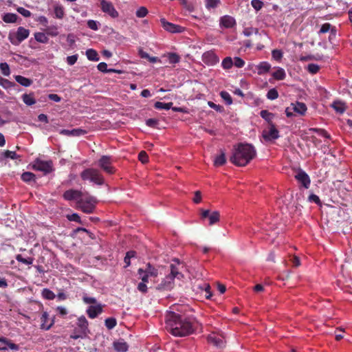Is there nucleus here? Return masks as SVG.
<instances>
[{
  "mask_svg": "<svg viewBox=\"0 0 352 352\" xmlns=\"http://www.w3.org/2000/svg\"><path fill=\"white\" fill-rule=\"evenodd\" d=\"M175 285L174 280L168 275L157 285L156 289L159 291H170Z\"/></svg>",
  "mask_w": 352,
  "mask_h": 352,
  "instance_id": "nucleus-14",
  "label": "nucleus"
},
{
  "mask_svg": "<svg viewBox=\"0 0 352 352\" xmlns=\"http://www.w3.org/2000/svg\"><path fill=\"white\" fill-rule=\"evenodd\" d=\"M251 5L256 11H259L263 7L264 3L261 0H252Z\"/></svg>",
  "mask_w": 352,
  "mask_h": 352,
  "instance_id": "nucleus-50",
  "label": "nucleus"
},
{
  "mask_svg": "<svg viewBox=\"0 0 352 352\" xmlns=\"http://www.w3.org/2000/svg\"><path fill=\"white\" fill-rule=\"evenodd\" d=\"M138 159L143 164H146L148 161V156L144 151H142L138 154Z\"/></svg>",
  "mask_w": 352,
  "mask_h": 352,
  "instance_id": "nucleus-52",
  "label": "nucleus"
},
{
  "mask_svg": "<svg viewBox=\"0 0 352 352\" xmlns=\"http://www.w3.org/2000/svg\"><path fill=\"white\" fill-rule=\"evenodd\" d=\"M233 65H234L238 68H241L244 66L245 61L240 57H235L234 58Z\"/></svg>",
  "mask_w": 352,
  "mask_h": 352,
  "instance_id": "nucleus-56",
  "label": "nucleus"
},
{
  "mask_svg": "<svg viewBox=\"0 0 352 352\" xmlns=\"http://www.w3.org/2000/svg\"><path fill=\"white\" fill-rule=\"evenodd\" d=\"M64 8L60 5H56L54 6V14L56 18L57 19H62L64 16Z\"/></svg>",
  "mask_w": 352,
  "mask_h": 352,
  "instance_id": "nucleus-38",
  "label": "nucleus"
},
{
  "mask_svg": "<svg viewBox=\"0 0 352 352\" xmlns=\"http://www.w3.org/2000/svg\"><path fill=\"white\" fill-rule=\"evenodd\" d=\"M307 71L311 74H317L320 70V66L317 64L310 63L307 65Z\"/></svg>",
  "mask_w": 352,
  "mask_h": 352,
  "instance_id": "nucleus-43",
  "label": "nucleus"
},
{
  "mask_svg": "<svg viewBox=\"0 0 352 352\" xmlns=\"http://www.w3.org/2000/svg\"><path fill=\"white\" fill-rule=\"evenodd\" d=\"M113 346L118 352H126L129 348L127 343L123 341L115 342Z\"/></svg>",
  "mask_w": 352,
  "mask_h": 352,
  "instance_id": "nucleus-27",
  "label": "nucleus"
},
{
  "mask_svg": "<svg viewBox=\"0 0 352 352\" xmlns=\"http://www.w3.org/2000/svg\"><path fill=\"white\" fill-rule=\"evenodd\" d=\"M98 166L109 175L113 174L116 171L115 168L112 166L111 157L108 155H102L99 159Z\"/></svg>",
  "mask_w": 352,
  "mask_h": 352,
  "instance_id": "nucleus-8",
  "label": "nucleus"
},
{
  "mask_svg": "<svg viewBox=\"0 0 352 352\" xmlns=\"http://www.w3.org/2000/svg\"><path fill=\"white\" fill-rule=\"evenodd\" d=\"M295 179L304 188H308L310 185V179L309 175L303 170H300L295 175Z\"/></svg>",
  "mask_w": 352,
  "mask_h": 352,
  "instance_id": "nucleus-15",
  "label": "nucleus"
},
{
  "mask_svg": "<svg viewBox=\"0 0 352 352\" xmlns=\"http://www.w3.org/2000/svg\"><path fill=\"white\" fill-rule=\"evenodd\" d=\"M143 271H144L146 273H148L151 277H157L158 275L157 270L150 263H148L146 265V267L145 269H143Z\"/></svg>",
  "mask_w": 352,
  "mask_h": 352,
  "instance_id": "nucleus-28",
  "label": "nucleus"
},
{
  "mask_svg": "<svg viewBox=\"0 0 352 352\" xmlns=\"http://www.w3.org/2000/svg\"><path fill=\"white\" fill-rule=\"evenodd\" d=\"M80 177L83 181H89L98 186L104 184V179L102 173L96 168H88L85 169L80 173Z\"/></svg>",
  "mask_w": 352,
  "mask_h": 352,
  "instance_id": "nucleus-3",
  "label": "nucleus"
},
{
  "mask_svg": "<svg viewBox=\"0 0 352 352\" xmlns=\"http://www.w3.org/2000/svg\"><path fill=\"white\" fill-rule=\"evenodd\" d=\"M272 56L276 60H280L283 57V53L279 50H274L272 52Z\"/></svg>",
  "mask_w": 352,
  "mask_h": 352,
  "instance_id": "nucleus-55",
  "label": "nucleus"
},
{
  "mask_svg": "<svg viewBox=\"0 0 352 352\" xmlns=\"http://www.w3.org/2000/svg\"><path fill=\"white\" fill-rule=\"evenodd\" d=\"M78 60V55H72L67 57V63L69 65H74Z\"/></svg>",
  "mask_w": 352,
  "mask_h": 352,
  "instance_id": "nucleus-62",
  "label": "nucleus"
},
{
  "mask_svg": "<svg viewBox=\"0 0 352 352\" xmlns=\"http://www.w3.org/2000/svg\"><path fill=\"white\" fill-rule=\"evenodd\" d=\"M34 38L36 41L41 43H47L49 38L45 33L43 32H36L34 34Z\"/></svg>",
  "mask_w": 352,
  "mask_h": 352,
  "instance_id": "nucleus-34",
  "label": "nucleus"
},
{
  "mask_svg": "<svg viewBox=\"0 0 352 352\" xmlns=\"http://www.w3.org/2000/svg\"><path fill=\"white\" fill-rule=\"evenodd\" d=\"M97 199L90 195L82 196L76 201V208L87 214H91L96 209Z\"/></svg>",
  "mask_w": 352,
  "mask_h": 352,
  "instance_id": "nucleus-4",
  "label": "nucleus"
},
{
  "mask_svg": "<svg viewBox=\"0 0 352 352\" xmlns=\"http://www.w3.org/2000/svg\"><path fill=\"white\" fill-rule=\"evenodd\" d=\"M258 75H263L267 73L271 69V65L268 62L263 61L256 65Z\"/></svg>",
  "mask_w": 352,
  "mask_h": 352,
  "instance_id": "nucleus-24",
  "label": "nucleus"
},
{
  "mask_svg": "<svg viewBox=\"0 0 352 352\" xmlns=\"http://www.w3.org/2000/svg\"><path fill=\"white\" fill-rule=\"evenodd\" d=\"M226 162V158L225 153L221 151V153L217 156L214 160V165L215 166H221L225 164Z\"/></svg>",
  "mask_w": 352,
  "mask_h": 352,
  "instance_id": "nucleus-32",
  "label": "nucleus"
},
{
  "mask_svg": "<svg viewBox=\"0 0 352 352\" xmlns=\"http://www.w3.org/2000/svg\"><path fill=\"white\" fill-rule=\"evenodd\" d=\"M100 8L103 12L108 14L112 18H117L119 15L118 11L110 1L102 0L100 1Z\"/></svg>",
  "mask_w": 352,
  "mask_h": 352,
  "instance_id": "nucleus-11",
  "label": "nucleus"
},
{
  "mask_svg": "<svg viewBox=\"0 0 352 352\" xmlns=\"http://www.w3.org/2000/svg\"><path fill=\"white\" fill-rule=\"evenodd\" d=\"M54 324V320H52L49 322V314L44 311L41 316V329L44 330H49Z\"/></svg>",
  "mask_w": 352,
  "mask_h": 352,
  "instance_id": "nucleus-21",
  "label": "nucleus"
},
{
  "mask_svg": "<svg viewBox=\"0 0 352 352\" xmlns=\"http://www.w3.org/2000/svg\"><path fill=\"white\" fill-rule=\"evenodd\" d=\"M262 136L265 141H273L279 138V131L273 123L269 124L267 129L263 131Z\"/></svg>",
  "mask_w": 352,
  "mask_h": 352,
  "instance_id": "nucleus-10",
  "label": "nucleus"
},
{
  "mask_svg": "<svg viewBox=\"0 0 352 352\" xmlns=\"http://www.w3.org/2000/svg\"><path fill=\"white\" fill-rule=\"evenodd\" d=\"M272 76L278 80H281L285 78L286 74L283 68H278L276 72L272 74Z\"/></svg>",
  "mask_w": 352,
  "mask_h": 352,
  "instance_id": "nucleus-35",
  "label": "nucleus"
},
{
  "mask_svg": "<svg viewBox=\"0 0 352 352\" xmlns=\"http://www.w3.org/2000/svg\"><path fill=\"white\" fill-rule=\"evenodd\" d=\"M102 312V307L100 305H91L87 310V314L90 318H95Z\"/></svg>",
  "mask_w": 352,
  "mask_h": 352,
  "instance_id": "nucleus-19",
  "label": "nucleus"
},
{
  "mask_svg": "<svg viewBox=\"0 0 352 352\" xmlns=\"http://www.w3.org/2000/svg\"><path fill=\"white\" fill-rule=\"evenodd\" d=\"M167 58L170 63L175 64L180 61V56L176 53H168L167 54Z\"/></svg>",
  "mask_w": 352,
  "mask_h": 352,
  "instance_id": "nucleus-39",
  "label": "nucleus"
},
{
  "mask_svg": "<svg viewBox=\"0 0 352 352\" xmlns=\"http://www.w3.org/2000/svg\"><path fill=\"white\" fill-rule=\"evenodd\" d=\"M21 179L26 183H30L32 182H36V175L31 172H25L21 175Z\"/></svg>",
  "mask_w": 352,
  "mask_h": 352,
  "instance_id": "nucleus-29",
  "label": "nucleus"
},
{
  "mask_svg": "<svg viewBox=\"0 0 352 352\" xmlns=\"http://www.w3.org/2000/svg\"><path fill=\"white\" fill-rule=\"evenodd\" d=\"M260 116H261L262 118L266 120L269 124H270V123H272V120L274 118V114L269 112L267 110H262L260 112Z\"/></svg>",
  "mask_w": 352,
  "mask_h": 352,
  "instance_id": "nucleus-36",
  "label": "nucleus"
},
{
  "mask_svg": "<svg viewBox=\"0 0 352 352\" xmlns=\"http://www.w3.org/2000/svg\"><path fill=\"white\" fill-rule=\"evenodd\" d=\"M46 34L52 36H56L58 34V32L57 31V28L56 26L50 27L46 29Z\"/></svg>",
  "mask_w": 352,
  "mask_h": 352,
  "instance_id": "nucleus-54",
  "label": "nucleus"
},
{
  "mask_svg": "<svg viewBox=\"0 0 352 352\" xmlns=\"http://www.w3.org/2000/svg\"><path fill=\"white\" fill-rule=\"evenodd\" d=\"M221 65H222L223 68L225 69H230L233 65V60H232V58L229 57V56L226 57L223 60V61L221 63Z\"/></svg>",
  "mask_w": 352,
  "mask_h": 352,
  "instance_id": "nucleus-41",
  "label": "nucleus"
},
{
  "mask_svg": "<svg viewBox=\"0 0 352 352\" xmlns=\"http://www.w3.org/2000/svg\"><path fill=\"white\" fill-rule=\"evenodd\" d=\"M292 105L293 111L300 116L305 115L307 111V106L303 102H296V103H292Z\"/></svg>",
  "mask_w": 352,
  "mask_h": 352,
  "instance_id": "nucleus-22",
  "label": "nucleus"
},
{
  "mask_svg": "<svg viewBox=\"0 0 352 352\" xmlns=\"http://www.w3.org/2000/svg\"><path fill=\"white\" fill-rule=\"evenodd\" d=\"M42 294L45 298L48 300H53L55 298L54 293L48 289H44Z\"/></svg>",
  "mask_w": 352,
  "mask_h": 352,
  "instance_id": "nucleus-49",
  "label": "nucleus"
},
{
  "mask_svg": "<svg viewBox=\"0 0 352 352\" xmlns=\"http://www.w3.org/2000/svg\"><path fill=\"white\" fill-rule=\"evenodd\" d=\"M18 16L14 13H6L2 16V20L7 23H15Z\"/></svg>",
  "mask_w": 352,
  "mask_h": 352,
  "instance_id": "nucleus-30",
  "label": "nucleus"
},
{
  "mask_svg": "<svg viewBox=\"0 0 352 352\" xmlns=\"http://www.w3.org/2000/svg\"><path fill=\"white\" fill-rule=\"evenodd\" d=\"M331 106L335 109V111L339 113H343L346 110L344 103L340 101L333 102Z\"/></svg>",
  "mask_w": 352,
  "mask_h": 352,
  "instance_id": "nucleus-31",
  "label": "nucleus"
},
{
  "mask_svg": "<svg viewBox=\"0 0 352 352\" xmlns=\"http://www.w3.org/2000/svg\"><path fill=\"white\" fill-rule=\"evenodd\" d=\"M22 99L23 102L28 106H31L32 104H34L36 103V100L34 97V94H24L22 96Z\"/></svg>",
  "mask_w": 352,
  "mask_h": 352,
  "instance_id": "nucleus-26",
  "label": "nucleus"
},
{
  "mask_svg": "<svg viewBox=\"0 0 352 352\" xmlns=\"http://www.w3.org/2000/svg\"><path fill=\"white\" fill-rule=\"evenodd\" d=\"M161 23L164 30L171 33L182 32L183 28L180 25L166 21L164 19H161Z\"/></svg>",
  "mask_w": 352,
  "mask_h": 352,
  "instance_id": "nucleus-17",
  "label": "nucleus"
},
{
  "mask_svg": "<svg viewBox=\"0 0 352 352\" xmlns=\"http://www.w3.org/2000/svg\"><path fill=\"white\" fill-rule=\"evenodd\" d=\"M86 56L89 60L98 61L99 56L97 52L93 49H89L86 51Z\"/></svg>",
  "mask_w": 352,
  "mask_h": 352,
  "instance_id": "nucleus-33",
  "label": "nucleus"
},
{
  "mask_svg": "<svg viewBox=\"0 0 352 352\" xmlns=\"http://www.w3.org/2000/svg\"><path fill=\"white\" fill-rule=\"evenodd\" d=\"M173 102L164 103L162 102H156L154 104V107L157 109H166L168 110L172 107Z\"/></svg>",
  "mask_w": 352,
  "mask_h": 352,
  "instance_id": "nucleus-37",
  "label": "nucleus"
},
{
  "mask_svg": "<svg viewBox=\"0 0 352 352\" xmlns=\"http://www.w3.org/2000/svg\"><path fill=\"white\" fill-rule=\"evenodd\" d=\"M148 14V10L145 7H140L137 11H136V16L139 18L144 17Z\"/></svg>",
  "mask_w": 352,
  "mask_h": 352,
  "instance_id": "nucleus-51",
  "label": "nucleus"
},
{
  "mask_svg": "<svg viewBox=\"0 0 352 352\" xmlns=\"http://www.w3.org/2000/svg\"><path fill=\"white\" fill-rule=\"evenodd\" d=\"M87 26L89 28L93 30H98V22L94 20H89L87 21Z\"/></svg>",
  "mask_w": 352,
  "mask_h": 352,
  "instance_id": "nucleus-61",
  "label": "nucleus"
},
{
  "mask_svg": "<svg viewBox=\"0 0 352 352\" xmlns=\"http://www.w3.org/2000/svg\"><path fill=\"white\" fill-rule=\"evenodd\" d=\"M202 60L208 65H214L219 63V59L213 51H207L203 54Z\"/></svg>",
  "mask_w": 352,
  "mask_h": 352,
  "instance_id": "nucleus-12",
  "label": "nucleus"
},
{
  "mask_svg": "<svg viewBox=\"0 0 352 352\" xmlns=\"http://www.w3.org/2000/svg\"><path fill=\"white\" fill-rule=\"evenodd\" d=\"M86 133L87 131L82 129H74L72 130L62 129L60 131V134L67 136H80Z\"/></svg>",
  "mask_w": 352,
  "mask_h": 352,
  "instance_id": "nucleus-20",
  "label": "nucleus"
},
{
  "mask_svg": "<svg viewBox=\"0 0 352 352\" xmlns=\"http://www.w3.org/2000/svg\"><path fill=\"white\" fill-rule=\"evenodd\" d=\"M278 97V91L274 88L270 89L267 94V98L269 100H275Z\"/></svg>",
  "mask_w": 352,
  "mask_h": 352,
  "instance_id": "nucleus-48",
  "label": "nucleus"
},
{
  "mask_svg": "<svg viewBox=\"0 0 352 352\" xmlns=\"http://www.w3.org/2000/svg\"><path fill=\"white\" fill-rule=\"evenodd\" d=\"M67 217L69 221H76L79 223H82L80 216L76 213H73L72 214H70V215L69 214V215H67Z\"/></svg>",
  "mask_w": 352,
  "mask_h": 352,
  "instance_id": "nucleus-58",
  "label": "nucleus"
},
{
  "mask_svg": "<svg viewBox=\"0 0 352 352\" xmlns=\"http://www.w3.org/2000/svg\"><path fill=\"white\" fill-rule=\"evenodd\" d=\"M0 69L1 73L6 76H8L10 74V67L7 63H0Z\"/></svg>",
  "mask_w": 352,
  "mask_h": 352,
  "instance_id": "nucleus-44",
  "label": "nucleus"
},
{
  "mask_svg": "<svg viewBox=\"0 0 352 352\" xmlns=\"http://www.w3.org/2000/svg\"><path fill=\"white\" fill-rule=\"evenodd\" d=\"M30 35V30L23 28L19 27L16 32L9 33L8 40L14 45H19L22 41L26 39Z\"/></svg>",
  "mask_w": 352,
  "mask_h": 352,
  "instance_id": "nucleus-5",
  "label": "nucleus"
},
{
  "mask_svg": "<svg viewBox=\"0 0 352 352\" xmlns=\"http://www.w3.org/2000/svg\"><path fill=\"white\" fill-rule=\"evenodd\" d=\"M16 10L19 13H20L22 16H23L25 17H30L31 16L30 11L25 9L23 7L17 8Z\"/></svg>",
  "mask_w": 352,
  "mask_h": 352,
  "instance_id": "nucleus-57",
  "label": "nucleus"
},
{
  "mask_svg": "<svg viewBox=\"0 0 352 352\" xmlns=\"http://www.w3.org/2000/svg\"><path fill=\"white\" fill-rule=\"evenodd\" d=\"M3 155L5 158H10L12 160L18 159L19 157L15 151H11L9 150L4 151Z\"/></svg>",
  "mask_w": 352,
  "mask_h": 352,
  "instance_id": "nucleus-47",
  "label": "nucleus"
},
{
  "mask_svg": "<svg viewBox=\"0 0 352 352\" xmlns=\"http://www.w3.org/2000/svg\"><path fill=\"white\" fill-rule=\"evenodd\" d=\"M138 274L139 275V278L142 280V283H148V278L151 277L148 273H146L144 271H143L142 268H139L138 270Z\"/></svg>",
  "mask_w": 352,
  "mask_h": 352,
  "instance_id": "nucleus-40",
  "label": "nucleus"
},
{
  "mask_svg": "<svg viewBox=\"0 0 352 352\" xmlns=\"http://www.w3.org/2000/svg\"><path fill=\"white\" fill-rule=\"evenodd\" d=\"M178 265L179 263L177 265L170 264V272L168 276L172 278L173 280L175 278L177 279H181L183 278V274L179 271Z\"/></svg>",
  "mask_w": 352,
  "mask_h": 352,
  "instance_id": "nucleus-23",
  "label": "nucleus"
},
{
  "mask_svg": "<svg viewBox=\"0 0 352 352\" xmlns=\"http://www.w3.org/2000/svg\"><path fill=\"white\" fill-rule=\"evenodd\" d=\"M208 342L214 346L219 348H223L225 346L226 341L222 336L217 335L214 333L208 335Z\"/></svg>",
  "mask_w": 352,
  "mask_h": 352,
  "instance_id": "nucleus-13",
  "label": "nucleus"
},
{
  "mask_svg": "<svg viewBox=\"0 0 352 352\" xmlns=\"http://www.w3.org/2000/svg\"><path fill=\"white\" fill-rule=\"evenodd\" d=\"M14 78L19 84L26 87H30L33 82L32 80L20 75L15 76Z\"/></svg>",
  "mask_w": 352,
  "mask_h": 352,
  "instance_id": "nucleus-25",
  "label": "nucleus"
},
{
  "mask_svg": "<svg viewBox=\"0 0 352 352\" xmlns=\"http://www.w3.org/2000/svg\"><path fill=\"white\" fill-rule=\"evenodd\" d=\"M32 168L35 170L43 172L45 175L50 173L54 170L53 163L51 160L43 161L39 159L34 161Z\"/></svg>",
  "mask_w": 352,
  "mask_h": 352,
  "instance_id": "nucleus-7",
  "label": "nucleus"
},
{
  "mask_svg": "<svg viewBox=\"0 0 352 352\" xmlns=\"http://www.w3.org/2000/svg\"><path fill=\"white\" fill-rule=\"evenodd\" d=\"M200 211L201 219L208 218L209 220V226H212L220 220V213L219 211L215 210L211 212L210 210L204 209H201Z\"/></svg>",
  "mask_w": 352,
  "mask_h": 352,
  "instance_id": "nucleus-9",
  "label": "nucleus"
},
{
  "mask_svg": "<svg viewBox=\"0 0 352 352\" xmlns=\"http://www.w3.org/2000/svg\"><path fill=\"white\" fill-rule=\"evenodd\" d=\"M219 24L225 28H232L236 25V21L232 16L225 15L220 18Z\"/></svg>",
  "mask_w": 352,
  "mask_h": 352,
  "instance_id": "nucleus-18",
  "label": "nucleus"
},
{
  "mask_svg": "<svg viewBox=\"0 0 352 352\" xmlns=\"http://www.w3.org/2000/svg\"><path fill=\"white\" fill-rule=\"evenodd\" d=\"M67 201L76 200V201L82 197V192L78 190L69 189L66 190L63 195Z\"/></svg>",
  "mask_w": 352,
  "mask_h": 352,
  "instance_id": "nucleus-16",
  "label": "nucleus"
},
{
  "mask_svg": "<svg viewBox=\"0 0 352 352\" xmlns=\"http://www.w3.org/2000/svg\"><path fill=\"white\" fill-rule=\"evenodd\" d=\"M137 289L139 292L142 294H146L148 292V287L146 285V283L140 282L137 287Z\"/></svg>",
  "mask_w": 352,
  "mask_h": 352,
  "instance_id": "nucleus-59",
  "label": "nucleus"
},
{
  "mask_svg": "<svg viewBox=\"0 0 352 352\" xmlns=\"http://www.w3.org/2000/svg\"><path fill=\"white\" fill-rule=\"evenodd\" d=\"M220 96L226 101V104H231L232 103V97L228 92L222 91L220 93Z\"/></svg>",
  "mask_w": 352,
  "mask_h": 352,
  "instance_id": "nucleus-46",
  "label": "nucleus"
},
{
  "mask_svg": "<svg viewBox=\"0 0 352 352\" xmlns=\"http://www.w3.org/2000/svg\"><path fill=\"white\" fill-rule=\"evenodd\" d=\"M146 124L148 126L154 128L158 124V120L154 118H149L146 120Z\"/></svg>",
  "mask_w": 352,
  "mask_h": 352,
  "instance_id": "nucleus-64",
  "label": "nucleus"
},
{
  "mask_svg": "<svg viewBox=\"0 0 352 352\" xmlns=\"http://www.w3.org/2000/svg\"><path fill=\"white\" fill-rule=\"evenodd\" d=\"M98 69L100 72H104V73H109L108 70L109 69H107V65L106 63L102 62L100 63L97 66Z\"/></svg>",
  "mask_w": 352,
  "mask_h": 352,
  "instance_id": "nucleus-63",
  "label": "nucleus"
},
{
  "mask_svg": "<svg viewBox=\"0 0 352 352\" xmlns=\"http://www.w3.org/2000/svg\"><path fill=\"white\" fill-rule=\"evenodd\" d=\"M178 313H170L166 319L167 331L175 337H185L195 332L198 328L199 322L192 315L182 310Z\"/></svg>",
  "mask_w": 352,
  "mask_h": 352,
  "instance_id": "nucleus-1",
  "label": "nucleus"
},
{
  "mask_svg": "<svg viewBox=\"0 0 352 352\" xmlns=\"http://www.w3.org/2000/svg\"><path fill=\"white\" fill-rule=\"evenodd\" d=\"M77 329L79 331V335L70 336V338L77 340L78 338H83L87 336L89 332L88 325L89 322L84 316H82L78 318L76 323Z\"/></svg>",
  "mask_w": 352,
  "mask_h": 352,
  "instance_id": "nucleus-6",
  "label": "nucleus"
},
{
  "mask_svg": "<svg viewBox=\"0 0 352 352\" xmlns=\"http://www.w3.org/2000/svg\"><path fill=\"white\" fill-rule=\"evenodd\" d=\"M104 322L108 329H113L117 324V321L114 318H108L105 320Z\"/></svg>",
  "mask_w": 352,
  "mask_h": 352,
  "instance_id": "nucleus-42",
  "label": "nucleus"
},
{
  "mask_svg": "<svg viewBox=\"0 0 352 352\" xmlns=\"http://www.w3.org/2000/svg\"><path fill=\"white\" fill-rule=\"evenodd\" d=\"M256 155L255 148L250 144L239 143L234 146L230 158L231 163L237 166H245Z\"/></svg>",
  "mask_w": 352,
  "mask_h": 352,
  "instance_id": "nucleus-2",
  "label": "nucleus"
},
{
  "mask_svg": "<svg viewBox=\"0 0 352 352\" xmlns=\"http://www.w3.org/2000/svg\"><path fill=\"white\" fill-rule=\"evenodd\" d=\"M331 29V25L329 23H325L322 25L320 30L318 32V34H324L329 32Z\"/></svg>",
  "mask_w": 352,
  "mask_h": 352,
  "instance_id": "nucleus-53",
  "label": "nucleus"
},
{
  "mask_svg": "<svg viewBox=\"0 0 352 352\" xmlns=\"http://www.w3.org/2000/svg\"><path fill=\"white\" fill-rule=\"evenodd\" d=\"M219 3L220 0H206V7L208 10L217 8Z\"/></svg>",
  "mask_w": 352,
  "mask_h": 352,
  "instance_id": "nucleus-45",
  "label": "nucleus"
},
{
  "mask_svg": "<svg viewBox=\"0 0 352 352\" xmlns=\"http://www.w3.org/2000/svg\"><path fill=\"white\" fill-rule=\"evenodd\" d=\"M309 201H311V202H314L316 203V204L320 206L321 205V201H320V199L319 198V197L315 194H311L309 196V198H308Z\"/></svg>",
  "mask_w": 352,
  "mask_h": 352,
  "instance_id": "nucleus-60",
  "label": "nucleus"
}]
</instances>
